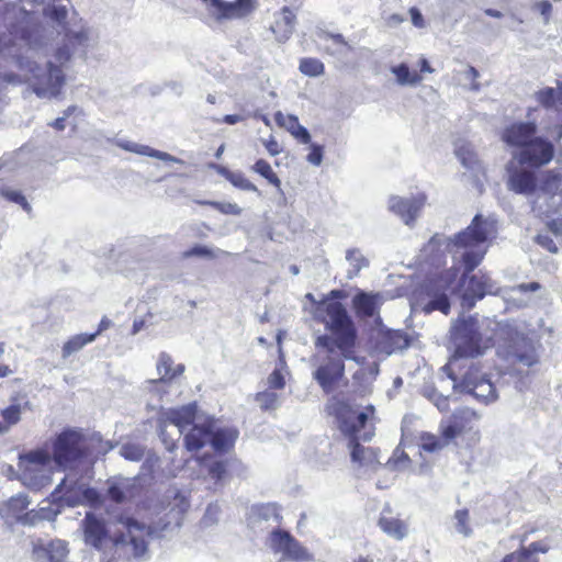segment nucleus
<instances>
[{"label":"nucleus","instance_id":"1","mask_svg":"<svg viewBox=\"0 0 562 562\" xmlns=\"http://www.w3.org/2000/svg\"><path fill=\"white\" fill-rule=\"evenodd\" d=\"M56 27L57 33H64L63 43L53 53V59L40 64L33 54L45 50L53 31H48L40 22V16L24 9L20 16L11 23L9 34L0 38V54L4 58H13L22 71L26 82L38 98H56L65 85L63 66L74 56L86 59L89 48L98 42L97 33L85 24L70 23L65 5H48L43 10Z\"/></svg>","mask_w":562,"mask_h":562},{"label":"nucleus","instance_id":"2","mask_svg":"<svg viewBox=\"0 0 562 562\" xmlns=\"http://www.w3.org/2000/svg\"><path fill=\"white\" fill-rule=\"evenodd\" d=\"M496 234L492 218L475 215L472 223L453 238L436 234L422 249L423 258L431 265L440 263L447 252L454 261L462 262L465 271H473L486 254L485 243Z\"/></svg>","mask_w":562,"mask_h":562},{"label":"nucleus","instance_id":"3","mask_svg":"<svg viewBox=\"0 0 562 562\" xmlns=\"http://www.w3.org/2000/svg\"><path fill=\"white\" fill-rule=\"evenodd\" d=\"M162 417L161 435L167 424L176 426L179 435L184 436V446L189 451L211 445L215 451L224 452L234 445L238 435L234 428L220 427L216 420L199 413L195 403L168 409Z\"/></svg>","mask_w":562,"mask_h":562},{"label":"nucleus","instance_id":"4","mask_svg":"<svg viewBox=\"0 0 562 562\" xmlns=\"http://www.w3.org/2000/svg\"><path fill=\"white\" fill-rule=\"evenodd\" d=\"M373 411L372 406L366 407L364 411H358L342 402L336 403L334 406L339 429L349 438L348 447L351 460L359 465L373 467V464L379 463L376 453L358 442L359 440L369 441L374 435L370 422V415H373Z\"/></svg>","mask_w":562,"mask_h":562},{"label":"nucleus","instance_id":"5","mask_svg":"<svg viewBox=\"0 0 562 562\" xmlns=\"http://www.w3.org/2000/svg\"><path fill=\"white\" fill-rule=\"evenodd\" d=\"M313 314L314 318L330 331V334L318 336L315 347L337 345L345 358H352L357 333L344 305L337 301L323 300L313 308Z\"/></svg>","mask_w":562,"mask_h":562},{"label":"nucleus","instance_id":"6","mask_svg":"<svg viewBox=\"0 0 562 562\" xmlns=\"http://www.w3.org/2000/svg\"><path fill=\"white\" fill-rule=\"evenodd\" d=\"M317 352L312 361L315 367L312 375L325 393H331L345 376V356L337 345L330 347H316ZM351 359H356L352 355Z\"/></svg>","mask_w":562,"mask_h":562},{"label":"nucleus","instance_id":"7","mask_svg":"<svg viewBox=\"0 0 562 562\" xmlns=\"http://www.w3.org/2000/svg\"><path fill=\"white\" fill-rule=\"evenodd\" d=\"M54 460L45 450H34L19 458L21 482L32 490H41L52 482Z\"/></svg>","mask_w":562,"mask_h":562},{"label":"nucleus","instance_id":"8","mask_svg":"<svg viewBox=\"0 0 562 562\" xmlns=\"http://www.w3.org/2000/svg\"><path fill=\"white\" fill-rule=\"evenodd\" d=\"M85 456V438L76 429H65L53 441L50 457L58 469H74Z\"/></svg>","mask_w":562,"mask_h":562},{"label":"nucleus","instance_id":"9","mask_svg":"<svg viewBox=\"0 0 562 562\" xmlns=\"http://www.w3.org/2000/svg\"><path fill=\"white\" fill-rule=\"evenodd\" d=\"M451 339L454 353L450 364L461 358L479 357L487 348L479 333L477 323L472 318L458 322L452 328Z\"/></svg>","mask_w":562,"mask_h":562},{"label":"nucleus","instance_id":"10","mask_svg":"<svg viewBox=\"0 0 562 562\" xmlns=\"http://www.w3.org/2000/svg\"><path fill=\"white\" fill-rule=\"evenodd\" d=\"M121 524L125 530L121 532L115 543L124 546L135 559H148L147 538L153 533L151 528L131 517L122 518Z\"/></svg>","mask_w":562,"mask_h":562},{"label":"nucleus","instance_id":"11","mask_svg":"<svg viewBox=\"0 0 562 562\" xmlns=\"http://www.w3.org/2000/svg\"><path fill=\"white\" fill-rule=\"evenodd\" d=\"M448 375L453 381L454 390L470 393L484 403L494 402L498 397L495 385L485 374H480L477 368L471 367L459 383L451 372Z\"/></svg>","mask_w":562,"mask_h":562},{"label":"nucleus","instance_id":"12","mask_svg":"<svg viewBox=\"0 0 562 562\" xmlns=\"http://www.w3.org/2000/svg\"><path fill=\"white\" fill-rule=\"evenodd\" d=\"M468 273L469 272L464 270L458 292L462 307L471 310L475 305V302L483 299L486 294H496L498 288L491 278L485 274L477 273L467 278Z\"/></svg>","mask_w":562,"mask_h":562},{"label":"nucleus","instance_id":"13","mask_svg":"<svg viewBox=\"0 0 562 562\" xmlns=\"http://www.w3.org/2000/svg\"><path fill=\"white\" fill-rule=\"evenodd\" d=\"M268 546L279 555V561L308 562L312 554L300 544L288 531L273 530L270 533Z\"/></svg>","mask_w":562,"mask_h":562},{"label":"nucleus","instance_id":"14","mask_svg":"<svg viewBox=\"0 0 562 562\" xmlns=\"http://www.w3.org/2000/svg\"><path fill=\"white\" fill-rule=\"evenodd\" d=\"M498 353L508 361L527 368L537 362L536 351L529 339L512 329L508 331V339L499 346Z\"/></svg>","mask_w":562,"mask_h":562},{"label":"nucleus","instance_id":"15","mask_svg":"<svg viewBox=\"0 0 562 562\" xmlns=\"http://www.w3.org/2000/svg\"><path fill=\"white\" fill-rule=\"evenodd\" d=\"M201 1L205 4L211 18L216 22L241 19L256 9V0H235L234 2H226L224 0Z\"/></svg>","mask_w":562,"mask_h":562},{"label":"nucleus","instance_id":"16","mask_svg":"<svg viewBox=\"0 0 562 562\" xmlns=\"http://www.w3.org/2000/svg\"><path fill=\"white\" fill-rule=\"evenodd\" d=\"M553 155L554 148L552 143L542 137L535 136L522 149L514 154V159L519 165L541 167L549 164Z\"/></svg>","mask_w":562,"mask_h":562},{"label":"nucleus","instance_id":"17","mask_svg":"<svg viewBox=\"0 0 562 562\" xmlns=\"http://www.w3.org/2000/svg\"><path fill=\"white\" fill-rule=\"evenodd\" d=\"M424 204V195L409 199L391 196L389 200V210L398 215L406 225H411L417 217Z\"/></svg>","mask_w":562,"mask_h":562},{"label":"nucleus","instance_id":"18","mask_svg":"<svg viewBox=\"0 0 562 562\" xmlns=\"http://www.w3.org/2000/svg\"><path fill=\"white\" fill-rule=\"evenodd\" d=\"M508 188L519 194H531L537 187L536 176L532 171L524 170L510 161L507 166Z\"/></svg>","mask_w":562,"mask_h":562},{"label":"nucleus","instance_id":"19","mask_svg":"<svg viewBox=\"0 0 562 562\" xmlns=\"http://www.w3.org/2000/svg\"><path fill=\"white\" fill-rule=\"evenodd\" d=\"M536 131L533 123H516L505 128L502 139L509 146L522 149L536 136Z\"/></svg>","mask_w":562,"mask_h":562},{"label":"nucleus","instance_id":"20","mask_svg":"<svg viewBox=\"0 0 562 562\" xmlns=\"http://www.w3.org/2000/svg\"><path fill=\"white\" fill-rule=\"evenodd\" d=\"M407 347V336L400 330H381L375 340V349L386 356Z\"/></svg>","mask_w":562,"mask_h":562},{"label":"nucleus","instance_id":"21","mask_svg":"<svg viewBox=\"0 0 562 562\" xmlns=\"http://www.w3.org/2000/svg\"><path fill=\"white\" fill-rule=\"evenodd\" d=\"M115 145L126 151L134 153L142 156H148L167 162H175L183 165L184 161L158 149H154L147 145L138 144L127 139H116Z\"/></svg>","mask_w":562,"mask_h":562},{"label":"nucleus","instance_id":"22","mask_svg":"<svg viewBox=\"0 0 562 562\" xmlns=\"http://www.w3.org/2000/svg\"><path fill=\"white\" fill-rule=\"evenodd\" d=\"M82 528L86 543L94 548H100L106 535L103 520L98 518L92 513H87L85 519L82 520Z\"/></svg>","mask_w":562,"mask_h":562},{"label":"nucleus","instance_id":"23","mask_svg":"<svg viewBox=\"0 0 562 562\" xmlns=\"http://www.w3.org/2000/svg\"><path fill=\"white\" fill-rule=\"evenodd\" d=\"M379 526L383 532L397 540H402L407 535L406 524L394 517L389 506L382 510L379 519Z\"/></svg>","mask_w":562,"mask_h":562},{"label":"nucleus","instance_id":"24","mask_svg":"<svg viewBox=\"0 0 562 562\" xmlns=\"http://www.w3.org/2000/svg\"><path fill=\"white\" fill-rule=\"evenodd\" d=\"M172 366H173V361H172L171 357L166 352H161L158 357V361H157V366H156L157 372L159 374V379L158 380H149L148 383L149 384H156L158 382L167 383V382L172 381L176 376L181 375L184 372V364L180 363V364H177L175 368Z\"/></svg>","mask_w":562,"mask_h":562},{"label":"nucleus","instance_id":"25","mask_svg":"<svg viewBox=\"0 0 562 562\" xmlns=\"http://www.w3.org/2000/svg\"><path fill=\"white\" fill-rule=\"evenodd\" d=\"M274 120L279 126L284 127L301 143H310L311 135L308 131L299 123V120L295 115H284L282 112L278 111L274 115Z\"/></svg>","mask_w":562,"mask_h":562},{"label":"nucleus","instance_id":"26","mask_svg":"<svg viewBox=\"0 0 562 562\" xmlns=\"http://www.w3.org/2000/svg\"><path fill=\"white\" fill-rule=\"evenodd\" d=\"M382 296L361 292L353 297V305L357 313L364 317H372L382 304Z\"/></svg>","mask_w":562,"mask_h":562},{"label":"nucleus","instance_id":"27","mask_svg":"<svg viewBox=\"0 0 562 562\" xmlns=\"http://www.w3.org/2000/svg\"><path fill=\"white\" fill-rule=\"evenodd\" d=\"M196 462L201 467V474L207 475L215 483H221L225 480L227 462L212 460L209 457L198 458Z\"/></svg>","mask_w":562,"mask_h":562},{"label":"nucleus","instance_id":"28","mask_svg":"<svg viewBox=\"0 0 562 562\" xmlns=\"http://www.w3.org/2000/svg\"><path fill=\"white\" fill-rule=\"evenodd\" d=\"M58 512L53 509L49 505L41 506L38 509H32L25 513L22 516L18 517V521L23 526H36L41 521H49L54 520L57 516Z\"/></svg>","mask_w":562,"mask_h":562},{"label":"nucleus","instance_id":"29","mask_svg":"<svg viewBox=\"0 0 562 562\" xmlns=\"http://www.w3.org/2000/svg\"><path fill=\"white\" fill-rule=\"evenodd\" d=\"M34 550L36 553H45L49 562H61L68 554L67 543L59 539L36 544Z\"/></svg>","mask_w":562,"mask_h":562},{"label":"nucleus","instance_id":"30","mask_svg":"<svg viewBox=\"0 0 562 562\" xmlns=\"http://www.w3.org/2000/svg\"><path fill=\"white\" fill-rule=\"evenodd\" d=\"M132 487L133 481L131 479L116 477L108 481V495L112 501L121 503L131 495Z\"/></svg>","mask_w":562,"mask_h":562},{"label":"nucleus","instance_id":"31","mask_svg":"<svg viewBox=\"0 0 562 562\" xmlns=\"http://www.w3.org/2000/svg\"><path fill=\"white\" fill-rule=\"evenodd\" d=\"M391 72L396 77V82L400 86L415 87L423 81V76L416 71H411L407 64L402 63L391 68Z\"/></svg>","mask_w":562,"mask_h":562},{"label":"nucleus","instance_id":"32","mask_svg":"<svg viewBox=\"0 0 562 562\" xmlns=\"http://www.w3.org/2000/svg\"><path fill=\"white\" fill-rule=\"evenodd\" d=\"M448 418L464 434L471 430L473 422L477 420L479 416L470 408H460Z\"/></svg>","mask_w":562,"mask_h":562},{"label":"nucleus","instance_id":"33","mask_svg":"<svg viewBox=\"0 0 562 562\" xmlns=\"http://www.w3.org/2000/svg\"><path fill=\"white\" fill-rule=\"evenodd\" d=\"M97 334H79L71 337L63 347V357L68 358L72 353L81 350L86 345L92 342Z\"/></svg>","mask_w":562,"mask_h":562},{"label":"nucleus","instance_id":"34","mask_svg":"<svg viewBox=\"0 0 562 562\" xmlns=\"http://www.w3.org/2000/svg\"><path fill=\"white\" fill-rule=\"evenodd\" d=\"M454 531L464 538L471 537L473 529L471 526L470 514L467 509H459L452 517Z\"/></svg>","mask_w":562,"mask_h":562},{"label":"nucleus","instance_id":"35","mask_svg":"<svg viewBox=\"0 0 562 562\" xmlns=\"http://www.w3.org/2000/svg\"><path fill=\"white\" fill-rule=\"evenodd\" d=\"M22 409L23 404L21 403V401L18 398H13L12 403L7 408L1 411V416L5 425H8L9 429L20 422Z\"/></svg>","mask_w":562,"mask_h":562},{"label":"nucleus","instance_id":"36","mask_svg":"<svg viewBox=\"0 0 562 562\" xmlns=\"http://www.w3.org/2000/svg\"><path fill=\"white\" fill-rule=\"evenodd\" d=\"M423 311L426 314H429L434 311H440L445 315H447L450 311V302L446 293L434 294L430 296L429 301L424 304Z\"/></svg>","mask_w":562,"mask_h":562},{"label":"nucleus","instance_id":"37","mask_svg":"<svg viewBox=\"0 0 562 562\" xmlns=\"http://www.w3.org/2000/svg\"><path fill=\"white\" fill-rule=\"evenodd\" d=\"M346 259L349 262L351 269L348 270V278H355L359 271L368 266V260L358 249H350L346 254Z\"/></svg>","mask_w":562,"mask_h":562},{"label":"nucleus","instance_id":"38","mask_svg":"<svg viewBox=\"0 0 562 562\" xmlns=\"http://www.w3.org/2000/svg\"><path fill=\"white\" fill-rule=\"evenodd\" d=\"M0 196L9 202L21 205L23 210L27 212L31 211V205L19 190L12 189L5 184H0Z\"/></svg>","mask_w":562,"mask_h":562},{"label":"nucleus","instance_id":"39","mask_svg":"<svg viewBox=\"0 0 562 562\" xmlns=\"http://www.w3.org/2000/svg\"><path fill=\"white\" fill-rule=\"evenodd\" d=\"M256 401L263 411L277 409L280 406V396L272 390L259 392Z\"/></svg>","mask_w":562,"mask_h":562},{"label":"nucleus","instance_id":"40","mask_svg":"<svg viewBox=\"0 0 562 562\" xmlns=\"http://www.w3.org/2000/svg\"><path fill=\"white\" fill-rule=\"evenodd\" d=\"M252 170L255 172H258L263 178H266L269 181V183L280 189L281 181L278 178V176L273 172L271 166L266 160H257L256 164L252 166Z\"/></svg>","mask_w":562,"mask_h":562},{"label":"nucleus","instance_id":"41","mask_svg":"<svg viewBox=\"0 0 562 562\" xmlns=\"http://www.w3.org/2000/svg\"><path fill=\"white\" fill-rule=\"evenodd\" d=\"M252 513H254V516L258 520H265V521L272 520L273 522L279 524L280 516L278 513V507L276 505H272V504L260 505V506L255 507L252 509Z\"/></svg>","mask_w":562,"mask_h":562},{"label":"nucleus","instance_id":"42","mask_svg":"<svg viewBox=\"0 0 562 562\" xmlns=\"http://www.w3.org/2000/svg\"><path fill=\"white\" fill-rule=\"evenodd\" d=\"M420 447L428 452H436L443 449L446 446L441 435L425 432L420 436Z\"/></svg>","mask_w":562,"mask_h":562},{"label":"nucleus","instance_id":"43","mask_svg":"<svg viewBox=\"0 0 562 562\" xmlns=\"http://www.w3.org/2000/svg\"><path fill=\"white\" fill-rule=\"evenodd\" d=\"M440 435L446 443L448 446L450 442H452L457 437L462 435V432L457 428V425L453 424L449 418L442 419L440 425Z\"/></svg>","mask_w":562,"mask_h":562},{"label":"nucleus","instance_id":"44","mask_svg":"<svg viewBox=\"0 0 562 562\" xmlns=\"http://www.w3.org/2000/svg\"><path fill=\"white\" fill-rule=\"evenodd\" d=\"M300 70L304 75L316 77L324 72V65L315 58H304L300 63Z\"/></svg>","mask_w":562,"mask_h":562},{"label":"nucleus","instance_id":"45","mask_svg":"<svg viewBox=\"0 0 562 562\" xmlns=\"http://www.w3.org/2000/svg\"><path fill=\"white\" fill-rule=\"evenodd\" d=\"M461 76L464 81V88L473 92H479L481 90V85L476 81L480 74L474 67L468 66L467 69L461 72Z\"/></svg>","mask_w":562,"mask_h":562},{"label":"nucleus","instance_id":"46","mask_svg":"<svg viewBox=\"0 0 562 562\" xmlns=\"http://www.w3.org/2000/svg\"><path fill=\"white\" fill-rule=\"evenodd\" d=\"M456 154L460 159L461 164L469 169H473L475 164L477 162L476 155L471 145H462L458 147Z\"/></svg>","mask_w":562,"mask_h":562},{"label":"nucleus","instance_id":"47","mask_svg":"<svg viewBox=\"0 0 562 562\" xmlns=\"http://www.w3.org/2000/svg\"><path fill=\"white\" fill-rule=\"evenodd\" d=\"M199 204L210 205L223 214L231 215H240L241 207H239L236 203L231 202H216V201H198Z\"/></svg>","mask_w":562,"mask_h":562},{"label":"nucleus","instance_id":"48","mask_svg":"<svg viewBox=\"0 0 562 562\" xmlns=\"http://www.w3.org/2000/svg\"><path fill=\"white\" fill-rule=\"evenodd\" d=\"M120 454L130 461H139L144 456V448L137 443H124L120 449Z\"/></svg>","mask_w":562,"mask_h":562},{"label":"nucleus","instance_id":"49","mask_svg":"<svg viewBox=\"0 0 562 562\" xmlns=\"http://www.w3.org/2000/svg\"><path fill=\"white\" fill-rule=\"evenodd\" d=\"M76 490L83 494H88L91 492L90 490L86 488L83 484H78L77 481L71 480L69 476H66L56 487L54 495L59 494L63 491H66V493H71L76 492Z\"/></svg>","mask_w":562,"mask_h":562},{"label":"nucleus","instance_id":"50","mask_svg":"<svg viewBox=\"0 0 562 562\" xmlns=\"http://www.w3.org/2000/svg\"><path fill=\"white\" fill-rule=\"evenodd\" d=\"M229 182L240 190L259 193L258 188L252 182H250L240 171H234Z\"/></svg>","mask_w":562,"mask_h":562},{"label":"nucleus","instance_id":"51","mask_svg":"<svg viewBox=\"0 0 562 562\" xmlns=\"http://www.w3.org/2000/svg\"><path fill=\"white\" fill-rule=\"evenodd\" d=\"M408 463V456L400 447L394 450L393 456L387 461V464L394 470H403L407 468Z\"/></svg>","mask_w":562,"mask_h":562},{"label":"nucleus","instance_id":"52","mask_svg":"<svg viewBox=\"0 0 562 562\" xmlns=\"http://www.w3.org/2000/svg\"><path fill=\"white\" fill-rule=\"evenodd\" d=\"M284 25V40L289 38L290 34H292L295 24V15L289 8L282 9L281 20L277 22V26Z\"/></svg>","mask_w":562,"mask_h":562},{"label":"nucleus","instance_id":"53","mask_svg":"<svg viewBox=\"0 0 562 562\" xmlns=\"http://www.w3.org/2000/svg\"><path fill=\"white\" fill-rule=\"evenodd\" d=\"M549 550V547L542 542H532L527 549H522L521 551L513 552L512 554H519L525 560L527 557L532 558L536 562H538L537 558L533 553L542 552L546 553Z\"/></svg>","mask_w":562,"mask_h":562},{"label":"nucleus","instance_id":"54","mask_svg":"<svg viewBox=\"0 0 562 562\" xmlns=\"http://www.w3.org/2000/svg\"><path fill=\"white\" fill-rule=\"evenodd\" d=\"M555 90L547 88L537 93V100L546 108L555 106Z\"/></svg>","mask_w":562,"mask_h":562},{"label":"nucleus","instance_id":"55","mask_svg":"<svg viewBox=\"0 0 562 562\" xmlns=\"http://www.w3.org/2000/svg\"><path fill=\"white\" fill-rule=\"evenodd\" d=\"M532 10L538 11L543 18V23L548 24L552 13V4L548 0H541L532 5Z\"/></svg>","mask_w":562,"mask_h":562},{"label":"nucleus","instance_id":"56","mask_svg":"<svg viewBox=\"0 0 562 562\" xmlns=\"http://www.w3.org/2000/svg\"><path fill=\"white\" fill-rule=\"evenodd\" d=\"M285 385V380L283 374L279 370L272 371V373L268 376V386L269 390H281Z\"/></svg>","mask_w":562,"mask_h":562},{"label":"nucleus","instance_id":"57","mask_svg":"<svg viewBox=\"0 0 562 562\" xmlns=\"http://www.w3.org/2000/svg\"><path fill=\"white\" fill-rule=\"evenodd\" d=\"M30 505V499L26 495H18L15 497H11L9 501V507L13 512H21L25 509Z\"/></svg>","mask_w":562,"mask_h":562},{"label":"nucleus","instance_id":"58","mask_svg":"<svg viewBox=\"0 0 562 562\" xmlns=\"http://www.w3.org/2000/svg\"><path fill=\"white\" fill-rule=\"evenodd\" d=\"M323 160V147L317 144L311 145V153L307 155V161L314 166H319Z\"/></svg>","mask_w":562,"mask_h":562},{"label":"nucleus","instance_id":"59","mask_svg":"<svg viewBox=\"0 0 562 562\" xmlns=\"http://www.w3.org/2000/svg\"><path fill=\"white\" fill-rule=\"evenodd\" d=\"M186 257H210L213 258L215 255L213 254L212 249L207 248L206 246H195L191 248L190 250L184 252Z\"/></svg>","mask_w":562,"mask_h":562},{"label":"nucleus","instance_id":"60","mask_svg":"<svg viewBox=\"0 0 562 562\" xmlns=\"http://www.w3.org/2000/svg\"><path fill=\"white\" fill-rule=\"evenodd\" d=\"M430 400L440 412H446L449 408V396H443L436 392H432Z\"/></svg>","mask_w":562,"mask_h":562},{"label":"nucleus","instance_id":"61","mask_svg":"<svg viewBox=\"0 0 562 562\" xmlns=\"http://www.w3.org/2000/svg\"><path fill=\"white\" fill-rule=\"evenodd\" d=\"M536 239H537V243H538L541 247L546 248V249H547V250H549L550 252H552V254H557V252H558V247H557V245L554 244V241L552 240V238H551V237H549L548 235H541V234H539V235L537 236V238H536Z\"/></svg>","mask_w":562,"mask_h":562},{"label":"nucleus","instance_id":"62","mask_svg":"<svg viewBox=\"0 0 562 562\" xmlns=\"http://www.w3.org/2000/svg\"><path fill=\"white\" fill-rule=\"evenodd\" d=\"M409 15H411L412 23L414 24V26L419 27V29L425 27L424 18L417 8H411Z\"/></svg>","mask_w":562,"mask_h":562},{"label":"nucleus","instance_id":"63","mask_svg":"<svg viewBox=\"0 0 562 562\" xmlns=\"http://www.w3.org/2000/svg\"><path fill=\"white\" fill-rule=\"evenodd\" d=\"M265 147L271 156H277L281 153V147L274 137H270L263 142Z\"/></svg>","mask_w":562,"mask_h":562},{"label":"nucleus","instance_id":"64","mask_svg":"<svg viewBox=\"0 0 562 562\" xmlns=\"http://www.w3.org/2000/svg\"><path fill=\"white\" fill-rule=\"evenodd\" d=\"M547 226L555 236H562V218H554Z\"/></svg>","mask_w":562,"mask_h":562}]
</instances>
